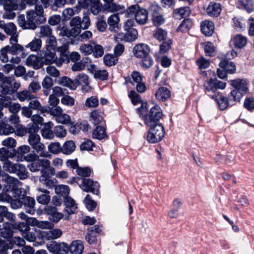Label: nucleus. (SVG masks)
Masks as SVG:
<instances>
[{
    "label": "nucleus",
    "instance_id": "obj_18",
    "mask_svg": "<svg viewBox=\"0 0 254 254\" xmlns=\"http://www.w3.org/2000/svg\"><path fill=\"white\" fill-rule=\"evenodd\" d=\"M15 228V225L8 222L2 223V227L0 228V236L4 239H10L13 236L12 229Z\"/></svg>",
    "mask_w": 254,
    "mask_h": 254
},
{
    "label": "nucleus",
    "instance_id": "obj_58",
    "mask_svg": "<svg viewBox=\"0 0 254 254\" xmlns=\"http://www.w3.org/2000/svg\"><path fill=\"white\" fill-rule=\"evenodd\" d=\"M161 7L156 3H152L149 7V11L152 17L161 13Z\"/></svg>",
    "mask_w": 254,
    "mask_h": 254
},
{
    "label": "nucleus",
    "instance_id": "obj_48",
    "mask_svg": "<svg viewBox=\"0 0 254 254\" xmlns=\"http://www.w3.org/2000/svg\"><path fill=\"white\" fill-rule=\"evenodd\" d=\"M31 219L32 220V222L40 228L52 229L54 227V224L50 222L47 221H38L35 218Z\"/></svg>",
    "mask_w": 254,
    "mask_h": 254
},
{
    "label": "nucleus",
    "instance_id": "obj_60",
    "mask_svg": "<svg viewBox=\"0 0 254 254\" xmlns=\"http://www.w3.org/2000/svg\"><path fill=\"white\" fill-rule=\"evenodd\" d=\"M41 176L39 178L40 181L45 184H48L50 181L51 176L49 173L46 170V169L43 168L40 170Z\"/></svg>",
    "mask_w": 254,
    "mask_h": 254
},
{
    "label": "nucleus",
    "instance_id": "obj_53",
    "mask_svg": "<svg viewBox=\"0 0 254 254\" xmlns=\"http://www.w3.org/2000/svg\"><path fill=\"white\" fill-rule=\"evenodd\" d=\"M91 121L95 125H99L103 122L101 114L97 111H94L90 114Z\"/></svg>",
    "mask_w": 254,
    "mask_h": 254
},
{
    "label": "nucleus",
    "instance_id": "obj_44",
    "mask_svg": "<svg viewBox=\"0 0 254 254\" xmlns=\"http://www.w3.org/2000/svg\"><path fill=\"white\" fill-rule=\"evenodd\" d=\"M2 106L8 107L9 108V111L12 114H16L20 110V105L19 104H11V102L9 100H6L4 99L2 101Z\"/></svg>",
    "mask_w": 254,
    "mask_h": 254
},
{
    "label": "nucleus",
    "instance_id": "obj_15",
    "mask_svg": "<svg viewBox=\"0 0 254 254\" xmlns=\"http://www.w3.org/2000/svg\"><path fill=\"white\" fill-rule=\"evenodd\" d=\"M208 96L215 100L221 110H225L230 104L229 98L224 96L220 92H218Z\"/></svg>",
    "mask_w": 254,
    "mask_h": 254
},
{
    "label": "nucleus",
    "instance_id": "obj_3",
    "mask_svg": "<svg viewBox=\"0 0 254 254\" xmlns=\"http://www.w3.org/2000/svg\"><path fill=\"white\" fill-rule=\"evenodd\" d=\"M3 169L10 173L15 174L20 179L24 180L28 176V173L25 166L21 164L14 163L10 161L4 162Z\"/></svg>",
    "mask_w": 254,
    "mask_h": 254
},
{
    "label": "nucleus",
    "instance_id": "obj_64",
    "mask_svg": "<svg viewBox=\"0 0 254 254\" xmlns=\"http://www.w3.org/2000/svg\"><path fill=\"white\" fill-rule=\"evenodd\" d=\"M30 151V147L27 145H23L17 148L16 154L17 157H23L25 156L26 154H28Z\"/></svg>",
    "mask_w": 254,
    "mask_h": 254
},
{
    "label": "nucleus",
    "instance_id": "obj_36",
    "mask_svg": "<svg viewBox=\"0 0 254 254\" xmlns=\"http://www.w3.org/2000/svg\"><path fill=\"white\" fill-rule=\"evenodd\" d=\"M63 232L60 229H54L44 232L43 237L48 240H54L59 238L62 235Z\"/></svg>",
    "mask_w": 254,
    "mask_h": 254
},
{
    "label": "nucleus",
    "instance_id": "obj_40",
    "mask_svg": "<svg viewBox=\"0 0 254 254\" xmlns=\"http://www.w3.org/2000/svg\"><path fill=\"white\" fill-rule=\"evenodd\" d=\"M219 65L221 68L230 73H234L236 69L235 64L233 62L227 60L221 61Z\"/></svg>",
    "mask_w": 254,
    "mask_h": 254
},
{
    "label": "nucleus",
    "instance_id": "obj_37",
    "mask_svg": "<svg viewBox=\"0 0 254 254\" xmlns=\"http://www.w3.org/2000/svg\"><path fill=\"white\" fill-rule=\"evenodd\" d=\"M92 137L98 140L104 139L107 137L106 129L102 126H98L93 130Z\"/></svg>",
    "mask_w": 254,
    "mask_h": 254
},
{
    "label": "nucleus",
    "instance_id": "obj_38",
    "mask_svg": "<svg viewBox=\"0 0 254 254\" xmlns=\"http://www.w3.org/2000/svg\"><path fill=\"white\" fill-rule=\"evenodd\" d=\"M29 107L31 110H37L41 113H48L47 107L42 106L38 100H30Z\"/></svg>",
    "mask_w": 254,
    "mask_h": 254
},
{
    "label": "nucleus",
    "instance_id": "obj_9",
    "mask_svg": "<svg viewBox=\"0 0 254 254\" xmlns=\"http://www.w3.org/2000/svg\"><path fill=\"white\" fill-rule=\"evenodd\" d=\"M15 1L11 0H0V4L3 5L4 9L6 10L3 14L4 18L12 19L15 17L16 14L13 10H17L18 5Z\"/></svg>",
    "mask_w": 254,
    "mask_h": 254
},
{
    "label": "nucleus",
    "instance_id": "obj_46",
    "mask_svg": "<svg viewBox=\"0 0 254 254\" xmlns=\"http://www.w3.org/2000/svg\"><path fill=\"white\" fill-rule=\"evenodd\" d=\"M70 189L66 185H58L55 188V192L57 194H60L64 197V199L68 196L69 193Z\"/></svg>",
    "mask_w": 254,
    "mask_h": 254
},
{
    "label": "nucleus",
    "instance_id": "obj_32",
    "mask_svg": "<svg viewBox=\"0 0 254 254\" xmlns=\"http://www.w3.org/2000/svg\"><path fill=\"white\" fill-rule=\"evenodd\" d=\"M75 81L76 82V87L80 84L82 85L83 89L88 91L90 89L89 86V81L88 76L84 73H79L75 78Z\"/></svg>",
    "mask_w": 254,
    "mask_h": 254
},
{
    "label": "nucleus",
    "instance_id": "obj_50",
    "mask_svg": "<svg viewBox=\"0 0 254 254\" xmlns=\"http://www.w3.org/2000/svg\"><path fill=\"white\" fill-rule=\"evenodd\" d=\"M107 9L110 12H118V13H123L125 11V7L123 5H117L115 3L111 2L107 4Z\"/></svg>",
    "mask_w": 254,
    "mask_h": 254
},
{
    "label": "nucleus",
    "instance_id": "obj_27",
    "mask_svg": "<svg viewBox=\"0 0 254 254\" xmlns=\"http://www.w3.org/2000/svg\"><path fill=\"white\" fill-rule=\"evenodd\" d=\"M65 211L68 214L74 213L77 208L75 201L71 197H67L64 199Z\"/></svg>",
    "mask_w": 254,
    "mask_h": 254
},
{
    "label": "nucleus",
    "instance_id": "obj_49",
    "mask_svg": "<svg viewBox=\"0 0 254 254\" xmlns=\"http://www.w3.org/2000/svg\"><path fill=\"white\" fill-rule=\"evenodd\" d=\"M17 95L18 99L20 101L25 100L29 101L35 98L34 95L32 94L30 91L26 90L18 92Z\"/></svg>",
    "mask_w": 254,
    "mask_h": 254
},
{
    "label": "nucleus",
    "instance_id": "obj_39",
    "mask_svg": "<svg viewBox=\"0 0 254 254\" xmlns=\"http://www.w3.org/2000/svg\"><path fill=\"white\" fill-rule=\"evenodd\" d=\"M232 42L236 48L241 49L246 45L247 38L241 34H238L233 39Z\"/></svg>",
    "mask_w": 254,
    "mask_h": 254
},
{
    "label": "nucleus",
    "instance_id": "obj_17",
    "mask_svg": "<svg viewBox=\"0 0 254 254\" xmlns=\"http://www.w3.org/2000/svg\"><path fill=\"white\" fill-rule=\"evenodd\" d=\"M120 17L118 14H113L110 15L107 22L109 25V30L114 33L118 32L121 29V25L120 24Z\"/></svg>",
    "mask_w": 254,
    "mask_h": 254
},
{
    "label": "nucleus",
    "instance_id": "obj_21",
    "mask_svg": "<svg viewBox=\"0 0 254 254\" xmlns=\"http://www.w3.org/2000/svg\"><path fill=\"white\" fill-rule=\"evenodd\" d=\"M134 56L138 58H142L149 55V47L144 44H139L134 46L133 49Z\"/></svg>",
    "mask_w": 254,
    "mask_h": 254
},
{
    "label": "nucleus",
    "instance_id": "obj_28",
    "mask_svg": "<svg viewBox=\"0 0 254 254\" xmlns=\"http://www.w3.org/2000/svg\"><path fill=\"white\" fill-rule=\"evenodd\" d=\"M38 190L42 193L37 196L36 199L38 202L44 205L47 204L50 202L51 199L49 191L44 188H39Z\"/></svg>",
    "mask_w": 254,
    "mask_h": 254
},
{
    "label": "nucleus",
    "instance_id": "obj_55",
    "mask_svg": "<svg viewBox=\"0 0 254 254\" xmlns=\"http://www.w3.org/2000/svg\"><path fill=\"white\" fill-rule=\"evenodd\" d=\"M66 2V0H51L50 7L52 10L56 11L59 8L63 7Z\"/></svg>",
    "mask_w": 254,
    "mask_h": 254
},
{
    "label": "nucleus",
    "instance_id": "obj_1",
    "mask_svg": "<svg viewBox=\"0 0 254 254\" xmlns=\"http://www.w3.org/2000/svg\"><path fill=\"white\" fill-rule=\"evenodd\" d=\"M44 10L41 4H36L34 10L28 11V29L35 30L40 24L46 21Z\"/></svg>",
    "mask_w": 254,
    "mask_h": 254
},
{
    "label": "nucleus",
    "instance_id": "obj_5",
    "mask_svg": "<svg viewBox=\"0 0 254 254\" xmlns=\"http://www.w3.org/2000/svg\"><path fill=\"white\" fill-rule=\"evenodd\" d=\"M28 142L37 153H40V157H49L50 155L46 151L45 145L41 141L39 134L29 135Z\"/></svg>",
    "mask_w": 254,
    "mask_h": 254
},
{
    "label": "nucleus",
    "instance_id": "obj_30",
    "mask_svg": "<svg viewBox=\"0 0 254 254\" xmlns=\"http://www.w3.org/2000/svg\"><path fill=\"white\" fill-rule=\"evenodd\" d=\"M81 28H79V27L71 26L70 29L64 27L61 30V33L63 36L68 38L75 37L79 34Z\"/></svg>",
    "mask_w": 254,
    "mask_h": 254
},
{
    "label": "nucleus",
    "instance_id": "obj_59",
    "mask_svg": "<svg viewBox=\"0 0 254 254\" xmlns=\"http://www.w3.org/2000/svg\"><path fill=\"white\" fill-rule=\"evenodd\" d=\"M46 44L47 50L55 51L57 46L56 37L54 36L48 37L46 41Z\"/></svg>",
    "mask_w": 254,
    "mask_h": 254
},
{
    "label": "nucleus",
    "instance_id": "obj_54",
    "mask_svg": "<svg viewBox=\"0 0 254 254\" xmlns=\"http://www.w3.org/2000/svg\"><path fill=\"white\" fill-rule=\"evenodd\" d=\"M48 150L50 152L54 154H57L62 152V147L59 142H52L48 146Z\"/></svg>",
    "mask_w": 254,
    "mask_h": 254
},
{
    "label": "nucleus",
    "instance_id": "obj_51",
    "mask_svg": "<svg viewBox=\"0 0 254 254\" xmlns=\"http://www.w3.org/2000/svg\"><path fill=\"white\" fill-rule=\"evenodd\" d=\"M42 41L39 38H35L30 43L25 46L26 48H30L32 51H37L41 47Z\"/></svg>",
    "mask_w": 254,
    "mask_h": 254
},
{
    "label": "nucleus",
    "instance_id": "obj_19",
    "mask_svg": "<svg viewBox=\"0 0 254 254\" xmlns=\"http://www.w3.org/2000/svg\"><path fill=\"white\" fill-rule=\"evenodd\" d=\"M231 85L234 90H238L242 93L246 94L248 92V82L246 79H236L231 81Z\"/></svg>",
    "mask_w": 254,
    "mask_h": 254
},
{
    "label": "nucleus",
    "instance_id": "obj_31",
    "mask_svg": "<svg viewBox=\"0 0 254 254\" xmlns=\"http://www.w3.org/2000/svg\"><path fill=\"white\" fill-rule=\"evenodd\" d=\"M190 13V8L187 6L176 8L173 12L174 17L179 19L188 16Z\"/></svg>",
    "mask_w": 254,
    "mask_h": 254
},
{
    "label": "nucleus",
    "instance_id": "obj_23",
    "mask_svg": "<svg viewBox=\"0 0 254 254\" xmlns=\"http://www.w3.org/2000/svg\"><path fill=\"white\" fill-rule=\"evenodd\" d=\"M26 64L28 66H32L35 69H40L43 66V63L40 58L33 54L27 58Z\"/></svg>",
    "mask_w": 254,
    "mask_h": 254
},
{
    "label": "nucleus",
    "instance_id": "obj_62",
    "mask_svg": "<svg viewBox=\"0 0 254 254\" xmlns=\"http://www.w3.org/2000/svg\"><path fill=\"white\" fill-rule=\"evenodd\" d=\"M27 132L29 135L38 134V132L39 130V126L35 123L29 124L26 127Z\"/></svg>",
    "mask_w": 254,
    "mask_h": 254
},
{
    "label": "nucleus",
    "instance_id": "obj_10",
    "mask_svg": "<svg viewBox=\"0 0 254 254\" xmlns=\"http://www.w3.org/2000/svg\"><path fill=\"white\" fill-rule=\"evenodd\" d=\"M1 181L6 184L3 189L5 192L16 191L18 186L21 184L17 179L11 177L4 172L2 174Z\"/></svg>",
    "mask_w": 254,
    "mask_h": 254
},
{
    "label": "nucleus",
    "instance_id": "obj_56",
    "mask_svg": "<svg viewBox=\"0 0 254 254\" xmlns=\"http://www.w3.org/2000/svg\"><path fill=\"white\" fill-rule=\"evenodd\" d=\"M86 208L89 211H93L96 208L97 203L91 198L89 194H87L84 200Z\"/></svg>",
    "mask_w": 254,
    "mask_h": 254
},
{
    "label": "nucleus",
    "instance_id": "obj_52",
    "mask_svg": "<svg viewBox=\"0 0 254 254\" xmlns=\"http://www.w3.org/2000/svg\"><path fill=\"white\" fill-rule=\"evenodd\" d=\"M153 37L159 41H163L167 36V32L160 28H157L153 31Z\"/></svg>",
    "mask_w": 254,
    "mask_h": 254
},
{
    "label": "nucleus",
    "instance_id": "obj_34",
    "mask_svg": "<svg viewBox=\"0 0 254 254\" xmlns=\"http://www.w3.org/2000/svg\"><path fill=\"white\" fill-rule=\"evenodd\" d=\"M221 11V5L219 3L211 2L206 9L208 15L213 16H217Z\"/></svg>",
    "mask_w": 254,
    "mask_h": 254
},
{
    "label": "nucleus",
    "instance_id": "obj_26",
    "mask_svg": "<svg viewBox=\"0 0 254 254\" xmlns=\"http://www.w3.org/2000/svg\"><path fill=\"white\" fill-rule=\"evenodd\" d=\"M84 250V246L81 240L73 241L68 246V251L71 254H82Z\"/></svg>",
    "mask_w": 254,
    "mask_h": 254
},
{
    "label": "nucleus",
    "instance_id": "obj_24",
    "mask_svg": "<svg viewBox=\"0 0 254 254\" xmlns=\"http://www.w3.org/2000/svg\"><path fill=\"white\" fill-rule=\"evenodd\" d=\"M22 201V205L25 208L26 212L30 214H34L35 212V199L30 196H25L21 198Z\"/></svg>",
    "mask_w": 254,
    "mask_h": 254
},
{
    "label": "nucleus",
    "instance_id": "obj_6",
    "mask_svg": "<svg viewBox=\"0 0 254 254\" xmlns=\"http://www.w3.org/2000/svg\"><path fill=\"white\" fill-rule=\"evenodd\" d=\"M25 244V240L19 237L12 238L10 242L3 240L0 237V254H8V250H12L14 245L19 247H23Z\"/></svg>",
    "mask_w": 254,
    "mask_h": 254
},
{
    "label": "nucleus",
    "instance_id": "obj_42",
    "mask_svg": "<svg viewBox=\"0 0 254 254\" xmlns=\"http://www.w3.org/2000/svg\"><path fill=\"white\" fill-rule=\"evenodd\" d=\"M75 143L71 140L65 142L62 147V152L66 155L71 154L75 149Z\"/></svg>",
    "mask_w": 254,
    "mask_h": 254
},
{
    "label": "nucleus",
    "instance_id": "obj_29",
    "mask_svg": "<svg viewBox=\"0 0 254 254\" xmlns=\"http://www.w3.org/2000/svg\"><path fill=\"white\" fill-rule=\"evenodd\" d=\"M214 26L212 21L205 20L201 23V30L207 36H211L214 32Z\"/></svg>",
    "mask_w": 254,
    "mask_h": 254
},
{
    "label": "nucleus",
    "instance_id": "obj_14",
    "mask_svg": "<svg viewBox=\"0 0 254 254\" xmlns=\"http://www.w3.org/2000/svg\"><path fill=\"white\" fill-rule=\"evenodd\" d=\"M69 46L67 44H64L61 46L57 48V51L60 53V57L56 62V65L60 67L65 61H68L69 52L68 51Z\"/></svg>",
    "mask_w": 254,
    "mask_h": 254
},
{
    "label": "nucleus",
    "instance_id": "obj_35",
    "mask_svg": "<svg viewBox=\"0 0 254 254\" xmlns=\"http://www.w3.org/2000/svg\"><path fill=\"white\" fill-rule=\"evenodd\" d=\"M58 83L61 85L67 87L71 90H75L76 82L74 80H71L66 76H63L59 78Z\"/></svg>",
    "mask_w": 254,
    "mask_h": 254
},
{
    "label": "nucleus",
    "instance_id": "obj_47",
    "mask_svg": "<svg viewBox=\"0 0 254 254\" xmlns=\"http://www.w3.org/2000/svg\"><path fill=\"white\" fill-rule=\"evenodd\" d=\"M192 26V22L190 19H185L177 29V32L182 33L186 32L189 30Z\"/></svg>",
    "mask_w": 254,
    "mask_h": 254
},
{
    "label": "nucleus",
    "instance_id": "obj_16",
    "mask_svg": "<svg viewBox=\"0 0 254 254\" xmlns=\"http://www.w3.org/2000/svg\"><path fill=\"white\" fill-rule=\"evenodd\" d=\"M50 164L51 163L49 160L39 158L28 164L27 167L31 172H36L40 171L41 167L46 169L49 167Z\"/></svg>",
    "mask_w": 254,
    "mask_h": 254
},
{
    "label": "nucleus",
    "instance_id": "obj_43",
    "mask_svg": "<svg viewBox=\"0 0 254 254\" xmlns=\"http://www.w3.org/2000/svg\"><path fill=\"white\" fill-rule=\"evenodd\" d=\"M14 127L8 124L0 121V134L8 135L14 132Z\"/></svg>",
    "mask_w": 254,
    "mask_h": 254
},
{
    "label": "nucleus",
    "instance_id": "obj_12",
    "mask_svg": "<svg viewBox=\"0 0 254 254\" xmlns=\"http://www.w3.org/2000/svg\"><path fill=\"white\" fill-rule=\"evenodd\" d=\"M47 246L48 250L55 254H66L68 251V246L65 243H58L55 241Z\"/></svg>",
    "mask_w": 254,
    "mask_h": 254
},
{
    "label": "nucleus",
    "instance_id": "obj_41",
    "mask_svg": "<svg viewBox=\"0 0 254 254\" xmlns=\"http://www.w3.org/2000/svg\"><path fill=\"white\" fill-rule=\"evenodd\" d=\"M44 62L46 64H51L55 63L58 59L57 58L55 54V51L53 52L51 50H47L44 56L43 57Z\"/></svg>",
    "mask_w": 254,
    "mask_h": 254
},
{
    "label": "nucleus",
    "instance_id": "obj_22",
    "mask_svg": "<svg viewBox=\"0 0 254 254\" xmlns=\"http://www.w3.org/2000/svg\"><path fill=\"white\" fill-rule=\"evenodd\" d=\"M0 27L3 29L7 35L11 36L10 38H17L16 27L13 23H5L3 21H0Z\"/></svg>",
    "mask_w": 254,
    "mask_h": 254
},
{
    "label": "nucleus",
    "instance_id": "obj_4",
    "mask_svg": "<svg viewBox=\"0 0 254 254\" xmlns=\"http://www.w3.org/2000/svg\"><path fill=\"white\" fill-rule=\"evenodd\" d=\"M163 113L161 108L158 105L152 107L150 111L142 116L144 124L150 127L154 125H158V122L162 118Z\"/></svg>",
    "mask_w": 254,
    "mask_h": 254
},
{
    "label": "nucleus",
    "instance_id": "obj_7",
    "mask_svg": "<svg viewBox=\"0 0 254 254\" xmlns=\"http://www.w3.org/2000/svg\"><path fill=\"white\" fill-rule=\"evenodd\" d=\"M164 133V128L161 124L154 125L149 130L147 139L149 143H157L162 140Z\"/></svg>",
    "mask_w": 254,
    "mask_h": 254
},
{
    "label": "nucleus",
    "instance_id": "obj_25",
    "mask_svg": "<svg viewBox=\"0 0 254 254\" xmlns=\"http://www.w3.org/2000/svg\"><path fill=\"white\" fill-rule=\"evenodd\" d=\"M156 99L161 102H165L171 97V91L166 87H161L155 93Z\"/></svg>",
    "mask_w": 254,
    "mask_h": 254
},
{
    "label": "nucleus",
    "instance_id": "obj_8",
    "mask_svg": "<svg viewBox=\"0 0 254 254\" xmlns=\"http://www.w3.org/2000/svg\"><path fill=\"white\" fill-rule=\"evenodd\" d=\"M205 93L207 95L217 93V89H224L225 88L226 83L221 81L217 80L215 78H211L208 81L204 83Z\"/></svg>",
    "mask_w": 254,
    "mask_h": 254
},
{
    "label": "nucleus",
    "instance_id": "obj_63",
    "mask_svg": "<svg viewBox=\"0 0 254 254\" xmlns=\"http://www.w3.org/2000/svg\"><path fill=\"white\" fill-rule=\"evenodd\" d=\"M99 104L98 98L95 96H92L88 98L85 101V105L89 108L96 107Z\"/></svg>",
    "mask_w": 254,
    "mask_h": 254
},
{
    "label": "nucleus",
    "instance_id": "obj_2",
    "mask_svg": "<svg viewBox=\"0 0 254 254\" xmlns=\"http://www.w3.org/2000/svg\"><path fill=\"white\" fill-rule=\"evenodd\" d=\"M125 14L127 17L134 15L136 22L141 25L145 24L148 20V12L138 4L129 6L126 11Z\"/></svg>",
    "mask_w": 254,
    "mask_h": 254
},
{
    "label": "nucleus",
    "instance_id": "obj_11",
    "mask_svg": "<svg viewBox=\"0 0 254 254\" xmlns=\"http://www.w3.org/2000/svg\"><path fill=\"white\" fill-rule=\"evenodd\" d=\"M79 187L86 192H91L96 195L99 193V184L90 179H82V183Z\"/></svg>",
    "mask_w": 254,
    "mask_h": 254
},
{
    "label": "nucleus",
    "instance_id": "obj_45",
    "mask_svg": "<svg viewBox=\"0 0 254 254\" xmlns=\"http://www.w3.org/2000/svg\"><path fill=\"white\" fill-rule=\"evenodd\" d=\"M244 95L238 90H233L228 95L230 103L231 102H240Z\"/></svg>",
    "mask_w": 254,
    "mask_h": 254
},
{
    "label": "nucleus",
    "instance_id": "obj_61",
    "mask_svg": "<svg viewBox=\"0 0 254 254\" xmlns=\"http://www.w3.org/2000/svg\"><path fill=\"white\" fill-rule=\"evenodd\" d=\"M93 50V46L90 44H82L79 48L80 52L85 56L92 54Z\"/></svg>",
    "mask_w": 254,
    "mask_h": 254
},
{
    "label": "nucleus",
    "instance_id": "obj_20",
    "mask_svg": "<svg viewBox=\"0 0 254 254\" xmlns=\"http://www.w3.org/2000/svg\"><path fill=\"white\" fill-rule=\"evenodd\" d=\"M10 45L6 46L9 53L12 55H17L20 54L23 50V47L18 44L17 38H10Z\"/></svg>",
    "mask_w": 254,
    "mask_h": 254
},
{
    "label": "nucleus",
    "instance_id": "obj_33",
    "mask_svg": "<svg viewBox=\"0 0 254 254\" xmlns=\"http://www.w3.org/2000/svg\"><path fill=\"white\" fill-rule=\"evenodd\" d=\"M236 4L238 8L244 9L248 13H251L254 9L252 0H239Z\"/></svg>",
    "mask_w": 254,
    "mask_h": 254
},
{
    "label": "nucleus",
    "instance_id": "obj_57",
    "mask_svg": "<svg viewBox=\"0 0 254 254\" xmlns=\"http://www.w3.org/2000/svg\"><path fill=\"white\" fill-rule=\"evenodd\" d=\"M118 58L113 55H106L104 57V64L108 66H112L115 65L118 61Z\"/></svg>",
    "mask_w": 254,
    "mask_h": 254
},
{
    "label": "nucleus",
    "instance_id": "obj_13",
    "mask_svg": "<svg viewBox=\"0 0 254 254\" xmlns=\"http://www.w3.org/2000/svg\"><path fill=\"white\" fill-rule=\"evenodd\" d=\"M13 78L12 77H6L4 74L0 72V96H5L7 93L11 92V82Z\"/></svg>",
    "mask_w": 254,
    "mask_h": 254
}]
</instances>
